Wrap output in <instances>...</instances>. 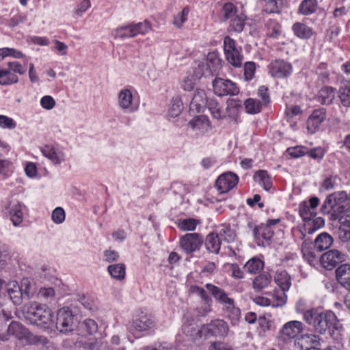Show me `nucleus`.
<instances>
[{
	"label": "nucleus",
	"instance_id": "obj_1",
	"mask_svg": "<svg viewBox=\"0 0 350 350\" xmlns=\"http://www.w3.org/2000/svg\"><path fill=\"white\" fill-rule=\"evenodd\" d=\"M304 319L317 332L323 334L329 329L334 338L338 341L341 340L342 325L334 312L331 311L320 312L317 309L313 308L304 312Z\"/></svg>",
	"mask_w": 350,
	"mask_h": 350
},
{
	"label": "nucleus",
	"instance_id": "obj_2",
	"mask_svg": "<svg viewBox=\"0 0 350 350\" xmlns=\"http://www.w3.org/2000/svg\"><path fill=\"white\" fill-rule=\"evenodd\" d=\"M98 328V324L94 320L91 319L84 320L79 323L77 328L81 339H66L64 341V347L66 348L89 349L90 350L99 348L100 341L96 336Z\"/></svg>",
	"mask_w": 350,
	"mask_h": 350
},
{
	"label": "nucleus",
	"instance_id": "obj_3",
	"mask_svg": "<svg viewBox=\"0 0 350 350\" xmlns=\"http://www.w3.org/2000/svg\"><path fill=\"white\" fill-rule=\"evenodd\" d=\"M25 318L31 324L47 328L53 324V313L49 307L38 302H31L25 307Z\"/></svg>",
	"mask_w": 350,
	"mask_h": 350
},
{
	"label": "nucleus",
	"instance_id": "obj_4",
	"mask_svg": "<svg viewBox=\"0 0 350 350\" xmlns=\"http://www.w3.org/2000/svg\"><path fill=\"white\" fill-rule=\"evenodd\" d=\"M188 327H185V332L189 334L193 338V340H198L203 337L206 338L207 336H224L227 335L228 332V326L227 323L221 319H215L210 323L202 326L200 329H193L189 333Z\"/></svg>",
	"mask_w": 350,
	"mask_h": 350
},
{
	"label": "nucleus",
	"instance_id": "obj_5",
	"mask_svg": "<svg viewBox=\"0 0 350 350\" xmlns=\"http://www.w3.org/2000/svg\"><path fill=\"white\" fill-rule=\"evenodd\" d=\"M206 288L219 303L226 306V313L233 324H235L241 316L240 309L235 306L233 299L221 288L212 284H206Z\"/></svg>",
	"mask_w": 350,
	"mask_h": 350
},
{
	"label": "nucleus",
	"instance_id": "obj_6",
	"mask_svg": "<svg viewBox=\"0 0 350 350\" xmlns=\"http://www.w3.org/2000/svg\"><path fill=\"white\" fill-rule=\"evenodd\" d=\"M206 105L212 117L217 120H223L226 117H232L239 108L241 107V103L237 99H229L227 101V107L224 110L221 105L215 98L207 99Z\"/></svg>",
	"mask_w": 350,
	"mask_h": 350
},
{
	"label": "nucleus",
	"instance_id": "obj_7",
	"mask_svg": "<svg viewBox=\"0 0 350 350\" xmlns=\"http://www.w3.org/2000/svg\"><path fill=\"white\" fill-rule=\"evenodd\" d=\"M279 219H269L267 224L256 225L254 222H249L247 228L252 232L253 237L258 241L262 240L269 241L273 236L272 226L279 222Z\"/></svg>",
	"mask_w": 350,
	"mask_h": 350
},
{
	"label": "nucleus",
	"instance_id": "obj_8",
	"mask_svg": "<svg viewBox=\"0 0 350 350\" xmlns=\"http://www.w3.org/2000/svg\"><path fill=\"white\" fill-rule=\"evenodd\" d=\"M214 93L218 96H236L240 92L234 82L221 77H216L212 82Z\"/></svg>",
	"mask_w": 350,
	"mask_h": 350
},
{
	"label": "nucleus",
	"instance_id": "obj_9",
	"mask_svg": "<svg viewBox=\"0 0 350 350\" xmlns=\"http://www.w3.org/2000/svg\"><path fill=\"white\" fill-rule=\"evenodd\" d=\"M203 237L197 232L187 233L180 238L179 245L186 254L199 251L203 244Z\"/></svg>",
	"mask_w": 350,
	"mask_h": 350
},
{
	"label": "nucleus",
	"instance_id": "obj_10",
	"mask_svg": "<svg viewBox=\"0 0 350 350\" xmlns=\"http://www.w3.org/2000/svg\"><path fill=\"white\" fill-rule=\"evenodd\" d=\"M75 327V316L68 307L59 309L57 314L56 327L61 332L72 331Z\"/></svg>",
	"mask_w": 350,
	"mask_h": 350
},
{
	"label": "nucleus",
	"instance_id": "obj_11",
	"mask_svg": "<svg viewBox=\"0 0 350 350\" xmlns=\"http://www.w3.org/2000/svg\"><path fill=\"white\" fill-rule=\"evenodd\" d=\"M323 340L318 335L306 334L297 338L295 346L301 350H320Z\"/></svg>",
	"mask_w": 350,
	"mask_h": 350
},
{
	"label": "nucleus",
	"instance_id": "obj_12",
	"mask_svg": "<svg viewBox=\"0 0 350 350\" xmlns=\"http://www.w3.org/2000/svg\"><path fill=\"white\" fill-rule=\"evenodd\" d=\"M345 259V254L338 250H331L321 256L320 263L324 268L331 270Z\"/></svg>",
	"mask_w": 350,
	"mask_h": 350
},
{
	"label": "nucleus",
	"instance_id": "obj_13",
	"mask_svg": "<svg viewBox=\"0 0 350 350\" xmlns=\"http://www.w3.org/2000/svg\"><path fill=\"white\" fill-rule=\"evenodd\" d=\"M269 73L275 78L288 77L293 70L292 65L280 59L272 61L268 66Z\"/></svg>",
	"mask_w": 350,
	"mask_h": 350
},
{
	"label": "nucleus",
	"instance_id": "obj_14",
	"mask_svg": "<svg viewBox=\"0 0 350 350\" xmlns=\"http://www.w3.org/2000/svg\"><path fill=\"white\" fill-rule=\"evenodd\" d=\"M239 176L231 172L221 174L217 179L215 186L221 193H227L237 186Z\"/></svg>",
	"mask_w": 350,
	"mask_h": 350
},
{
	"label": "nucleus",
	"instance_id": "obj_15",
	"mask_svg": "<svg viewBox=\"0 0 350 350\" xmlns=\"http://www.w3.org/2000/svg\"><path fill=\"white\" fill-rule=\"evenodd\" d=\"M3 211L10 217L14 226H16L22 223L23 212L22 206L18 201L12 200L5 202Z\"/></svg>",
	"mask_w": 350,
	"mask_h": 350
},
{
	"label": "nucleus",
	"instance_id": "obj_16",
	"mask_svg": "<svg viewBox=\"0 0 350 350\" xmlns=\"http://www.w3.org/2000/svg\"><path fill=\"white\" fill-rule=\"evenodd\" d=\"M319 204L317 197H312L308 202L303 201L299 204V213L304 221L310 222L316 216V208Z\"/></svg>",
	"mask_w": 350,
	"mask_h": 350
},
{
	"label": "nucleus",
	"instance_id": "obj_17",
	"mask_svg": "<svg viewBox=\"0 0 350 350\" xmlns=\"http://www.w3.org/2000/svg\"><path fill=\"white\" fill-rule=\"evenodd\" d=\"M153 318L146 314L141 313L131 323L130 331L133 334L149 330L154 327Z\"/></svg>",
	"mask_w": 350,
	"mask_h": 350
},
{
	"label": "nucleus",
	"instance_id": "obj_18",
	"mask_svg": "<svg viewBox=\"0 0 350 350\" xmlns=\"http://www.w3.org/2000/svg\"><path fill=\"white\" fill-rule=\"evenodd\" d=\"M304 331V324L299 321H290L283 325L280 334L284 340L295 338Z\"/></svg>",
	"mask_w": 350,
	"mask_h": 350
},
{
	"label": "nucleus",
	"instance_id": "obj_19",
	"mask_svg": "<svg viewBox=\"0 0 350 350\" xmlns=\"http://www.w3.org/2000/svg\"><path fill=\"white\" fill-rule=\"evenodd\" d=\"M118 104L120 108L129 113L138 109V104L133 101V94L129 89H123L119 92Z\"/></svg>",
	"mask_w": 350,
	"mask_h": 350
},
{
	"label": "nucleus",
	"instance_id": "obj_20",
	"mask_svg": "<svg viewBox=\"0 0 350 350\" xmlns=\"http://www.w3.org/2000/svg\"><path fill=\"white\" fill-rule=\"evenodd\" d=\"M42 154L49 159L53 164L60 165L65 161V154L64 152L51 145H44L41 148Z\"/></svg>",
	"mask_w": 350,
	"mask_h": 350
},
{
	"label": "nucleus",
	"instance_id": "obj_21",
	"mask_svg": "<svg viewBox=\"0 0 350 350\" xmlns=\"http://www.w3.org/2000/svg\"><path fill=\"white\" fill-rule=\"evenodd\" d=\"M326 113L324 109H318L313 111L307 121V129L310 133H314L321 124L325 120Z\"/></svg>",
	"mask_w": 350,
	"mask_h": 350
},
{
	"label": "nucleus",
	"instance_id": "obj_22",
	"mask_svg": "<svg viewBox=\"0 0 350 350\" xmlns=\"http://www.w3.org/2000/svg\"><path fill=\"white\" fill-rule=\"evenodd\" d=\"M336 278L341 286L350 291V264L345 263L338 267Z\"/></svg>",
	"mask_w": 350,
	"mask_h": 350
},
{
	"label": "nucleus",
	"instance_id": "obj_23",
	"mask_svg": "<svg viewBox=\"0 0 350 350\" xmlns=\"http://www.w3.org/2000/svg\"><path fill=\"white\" fill-rule=\"evenodd\" d=\"M294 35L303 40L311 38L314 34V30L302 22H296L292 26Z\"/></svg>",
	"mask_w": 350,
	"mask_h": 350
},
{
	"label": "nucleus",
	"instance_id": "obj_24",
	"mask_svg": "<svg viewBox=\"0 0 350 350\" xmlns=\"http://www.w3.org/2000/svg\"><path fill=\"white\" fill-rule=\"evenodd\" d=\"M189 124L192 129L198 131L201 134L206 133L211 128V122L206 116H196L189 122Z\"/></svg>",
	"mask_w": 350,
	"mask_h": 350
},
{
	"label": "nucleus",
	"instance_id": "obj_25",
	"mask_svg": "<svg viewBox=\"0 0 350 350\" xmlns=\"http://www.w3.org/2000/svg\"><path fill=\"white\" fill-rule=\"evenodd\" d=\"M221 241L217 232L209 233L205 239L206 249L211 253L217 254L219 252Z\"/></svg>",
	"mask_w": 350,
	"mask_h": 350
},
{
	"label": "nucleus",
	"instance_id": "obj_26",
	"mask_svg": "<svg viewBox=\"0 0 350 350\" xmlns=\"http://www.w3.org/2000/svg\"><path fill=\"white\" fill-rule=\"evenodd\" d=\"M301 253L304 260L312 267H315L320 262V258L316 255L314 248L306 242L301 245Z\"/></svg>",
	"mask_w": 350,
	"mask_h": 350
},
{
	"label": "nucleus",
	"instance_id": "obj_27",
	"mask_svg": "<svg viewBox=\"0 0 350 350\" xmlns=\"http://www.w3.org/2000/svg\"><path fill=\"white\" fill-rule=\"evenodd\" d=\"M272 281V276L268 272H263L257 275L253 280L252 286L254 289L257 291H261L262 289L269 286Z\"/></svg>",
	"mask_w": 350,
	"mask_h": 350
},
{
	"label": "nucleus",
	"instance_id": "obj_28",
	"mask_svg": "<svg viewBox=\"0 0 350 350\" xmlns=\"http://www.w3.org/2000/svg\"><path fill=\"white\" fill-rule=\"evenodd\" d=\"M254 180L266 191H269L273 186L271 178L266 170H258L254 175Z\"/></svg>",
	"mask_w": 350,
	"mask_h": 350
},
{
	"label": "nucleus",
	"instance_id": "obj_29",
	"mask_svg": "<svg viewBox=\"0 0 350 350\" xmlns=\"http://www.w3.org/2000/svg\"><path fill=\"white\" fill-rule=\"evenodd\" d=\"M274 280L284 292L288 291L291 286V276L285 270H278L275 274Z\"/></svg>",
	"mask_w": 350,
	"mask_h": 350
},
{
	"label": "nucleus",
	"instance_id": "obj_30",
	"mask_svg": "<svg viewBox=\"0 0 350 350\" xmlns=\"http://www.w3.org/2000/svg\"><path fill=\"white\" fill-rule=\"evenodd\" d=\"M6 288L8 293L13 303L19 304L22 299L23 293L18 282L16 281H10L7 284Z\"/></svg>",
	"mask_w": 350,
	"mask_h": 350
},
{
	"label": "nucleus",
	"instance_id": "obj_31",
	"mask_svg": "<svg viewBox=\"0 0 350 350\" xmlns=\"http://www.w3.org/2000/svg\"><path fill=\"white\" fill-rule=\"evenodd\" d=\"M333 242V238L330 234L327 232H322L315 239L314 247L318 251L322 252L329 248Z\"/></svg>",
	"mask_w": 350,
	"mask_h": 350
},
{
	"label": "nucleus",
	"instance_id": "obj_32",
	"mask_svg": "<svg viewBox=\"0 0 350 350\" xmlns=\"http://www.w3.org/2000/svg\"><path fill=\"white\" fill-rule=\"evenodd\" d=\"M336 90L332 87L322 88L318 94V100L323 105H330L335 98Z\"/></svg>",
	"mask_w": 350,
	"mask_h": 350
},
{
	"label": "nucleus",
	"instance_id": "obj_33",
	"mask_svg": "<svg viewBox=\"0 0 350 350\" xmlns=\"http://www.w3.org/2000/svg\"><path fill=\"white\" fill-rule=\"evenodd\" d=\"M267 35L272 38H278L282 34V25L275 19H269L265 23Z\"/></svg>",
	"mask_w": 350,
	"mask_h": 350
},
{
	"label": "nucleus",
	"instance_id": "obj_34",
	"mask_svg": "<svg viewBox=\"0 0 350 350\" xmlns=\"http://www.w3.org/2000/svg\"><path fill=\"white\" fill-rule=\"evenodd\" d=\"M246 16L244 14H239L236 15L234 17L232 18L230 21V24L228 27V31L229 32H241L245 25Z\"/></svg>",
	"mask_w": 350,
	"mask_h": 350
},
{
	"label": "nucleus",
	"instance_id": "obj_35",
	"mask_svg": "<svg viewBox=\"0 0 350 350\" xmlns=\"http://www.w3.org/2000/svg\"><path fill=\"white\" fill-rule=\"evenodd\" d=\"M189 293L199 295L207 304V306L205 307L204 312H200L202 315H205L208 312L211 310V306L208 304V303L211 301V299L203 288L196 285H191L189 288Z\"/></svg>",
	"mask_w": 350,
	"mask_h": 350
},
{
	"label": "nucleus",
	"instance_id": "obj_36",
	"mask_svg": "<svg viewBox=\"0 0 350 350\" xmlns=\"http://www.w3.org/2000/svg\"><path fill=\"white\" fill-rule=\"evenodd\" d=\"M264 262L258 257L250 259L244 265L245 271L250 274H256L264 268Z\"/></svg>",
	"mask_w": 350,
	"mask_h": 350
},
{
	"label": "nucleus",
	"instance_id": "obj_37",
	"mask_svg": "<svg viewBox=\"0 0 350 350\" xmlns=\"http://www.w3.org/2000/svg\"><path fill=\"white\" fill-rule=\"evenodd\" d=\"M110 275L118 280H123L126 276V266L123 263L111 265L107 267Z\"/></svg>",
	"mask_w": 350,
	"mask_h": 350
},
{
	"label": "nucleus",
	"instance_id": "obj_38",
	"mask_svg": "<svg viewBox=\"0 0 350 350\" xmlns=\"http://www.w3.org/2000/svg\"><path fill=\"white\" fill-rule=\"evenodd\" d=\"M245 111L249 114L259 113L263 107L262 102L256 98H249L244 102Z\"/></svg>",
	"mask_w": 350,
	"mask_h": 350
},
{
	"label": "nucleus",
	"instance_id": "obj_39",
	"mask_svg": "<svg viewBox=\"0 0 350 350\" xmlns=\"http://www.w3.org/2000/svg\"><path fill=\"white\" fill-rule=\"evenodd\" d=\"M217 232L221 241H224L230 243L232 242L236 238L235 231L228 225L221 226L217 230Z\"/></svg>",
	"mask_w": 350,
	"mask_h": 350
},
{
	"label": "nucleus",
	"instance_id": "obj_40",
	"mask_svg": "<svg viewBox=\"0 0 350 350\" xmlns=\"http://www.w3.org/2000/svg\"><path fill=\"white\" fill-rule=\"evenodd\" d=\"M200 221L193 218L180 219L177 221V227L182 231H193Z\"/></svg>",
	"mask_w": 350,
	"mask_h": 350
},
{
	"label": "nucleus",
	"instance_id": "obj_41",
	"mask_svg": "<svg viewBox=\"0 0 350 350\" xmlns=\"http://www.w3.org/2000/svg\"><path fill=\"white\" fill-rule=\"evenodd\" d=\"M338 238L342 242H348V248L350 245V220L345 219L341 221L338 231Z\"/></svg>",
	"mask_w": 350,
	"mask_h": 350
},
{
	"label": "nucleus",
	"instance_id": "obj_42",
	"mask_svg": "<svg viewBox=\"0 0 350 350\" xmlns=\"http://www.w3.org/2000/svg\"><path fill=\"white\" fill-rule=\"evenodd\" d=\"M115 38H119L121 39H124L126 38H133L136 36L135 34L134 29L132 25V23L128 24L127 25H124L118 27L115 30Z\"/></svg>",
	"mask_w": 350,
	"mask_h": 350
},
{
	"label": "nucleus",
	"instance_id": "obj_43",
	"mask_svg": "<svg viewBox=\"0 0 350 350\" xmlns=\"http://www.w3.org/2000/svg\"><path fill=\"white\" fill-rule=\"evenodd\" d=\"M225 55L228 63L232 66L235 68H240L242 66L243 56L241 53V49Z\"/></svg>",
	"mask_w": 350,
	"mask_h": 350
},
{
	"label": "nucleus",
	"instance_id": "obj_44",
	"mask_svg": "<svg viewBox=\"0 0 350 350\" xmlns=\"http://www.w3.org/2000/svg\"><path fill=\"white\" fill-rule=\"evenodd\" d=\"M338 98L342 106L350 107V87L347 84L341 85L338 90Z\"/></svg>",
	"mask_w": 350,
	"mask_h": 350
},
{
	"label": "nucleus",
	"instance_id": "obj_45",
	"mask_svg": "<svg viewBox=\"0 0 350 350\" xmlns=\"http://www.w3.org/2000/svg\"><path fill=\"white\" fill-rule=\"evenodd\" d=\"M183 109V103L181 98L178 96L172 99L171 106L169 109V115L175 118L180 115Z\"/></svg>",
	"mask_w": 350,
	"mask_h": 350
},
{
	"label": "nucleus",
	"instance_id": "obj_46",
	"mask_svg": "<svg viewBox=\"0 0 350 350\" xmlns=\"http://www.w3.org/2000/svg\"><path fill=\"white\" fill-rule=\"evenodd\" d=\"M12 169V162L9 159H5L3 155L0 153V175L4 177L10 176L13 172Z\"/></svg>",
	"mask_w": 350,
	"mask_h": 350
},
{
	"label": "nucleus",
	"instance_id": "obj_47",
	"mask_svg": "<svg viewBox=\"0 0 350 350\" xmlns=\"http://www.w3.org/2000/svg\"><path fill=\"white\" fill-rule=\"evenodd\" d=\"M317 7L316 0H304L299 5V12L304 15H309L314 13Z\"/></svg>",
	"mask_w": 350,
	"mask_h": 350
},
{
	"label": "nucleus",
	"instance_id": "obj_48",
	"mask_svg": "<svg viewBox=\"0 0 350 350\" xmlns=\"http://www.w3.org/2000/svg\"><path fill=\"white\" fill-rule=\"evenodd\" d=\"M7 77L5 79L0 81V85H8L16 83L18 81V77L15 74L10 73L9 70L0 69V78Z\"/></svg>",
	"mask_w": 350,
	"mask_h": 350
},
{
	"label": "nucleus",
	"instance_id": "obj_49",
	"mask_svg": "<svg viewBox=\"0 0 350 350\" xmlns=\"http://www.w3.org/2000/svg\"><path fill=\"white\" fill-rule=\"evenodd\" d=\"M237 8L232 3H226L224 4L221 13L223 14L224 20L231 19L234 17L237 14Z\"/></svg>",
	"mask_w": 350,
	"mask_h": 350
},
{
	"label": "nucleus",
	"instance_id": "obj_50",
	"mask_svg": "<svg viewBox=\"0 0 350 350\" xmlns=\"http://www.w3.org/2000/svg\"><path fill=\"white\" fill-rule=\"evenodd\" d=\"M207 99L206 92L204 90H196L192 98L191 103L197 107H200L204 105H206Z\"/></svg>",
	"mask_w": 350,
	"mask_h": 350
},
{
	"label": "nucleus",
	"instance_id": "obj_51",
	"mask_svg": "<svg viewBox=\"0 0 350 350\" xmlns=\"http://www.w3.org/2000/svg\"><path fill=\"white\" fill-rule=\"evenodd\" d=\"M189 12V7H185L183 10L174 17L173 24L178 28H180L187 21Z\"/></svg>",
	"mask_w": 350,
	"mask_h": 350
},
{
	"label": "nucleus",
	"instance_id": "obj_52",
	"mask_svg": "<svg viewBox=\"0 0 350 350\" xmlns=\"http://www.w3.org/2000/svg\"><path fill=\"white\" fill-rule=\"evenodd\" d=\"M132 25L133 27L134 31H135V36L138 34H146L151 29V25L148 21H144L137 23H132Z\"/></svg>",
	"mask_w": 350,
	"mask_h": 350
},
{
	"label": "nucleus",
	"instance_id": "obj_53",
	"mask_svg": "<svg viewBox=\"0 0 350 350\" xmlns=\"http://www.w3.org/2000/svg\"><path fill=\"white\" fill-rule=\"evenodd\" d=\"M238 49H239L236 46L235 40L228 36H225L224 39V51L225 55H227L233 51L234 52Z\"/></svg>",
	"mask_w": 350,
	"mask_h": 350
},
{
	"label": "nucleus",
	"instance_id": "obj_54",
	"mask_svg": "<svg viewBox=\"0 0 350 350\" xmlns=\"http://www.w3.org/2000/svg\"><path fill=\"white\" fill-rule=\"evenodd\" d=\"M257 95L261 99L260 102H262L263 105L265 106L270 103V95L267 87L260 86L257 91Z\"/></svg>",
	"mask_w": 350,
	"mask_h": 350
},
{
	"label": "nucleus",
	"instance_id": "obj_55",
	"mask_svg": "<svg viewBox=\"0 0 350 350\" xmlns=\"http://www.w3.org/2000/svg\"><path fill=\"white\" fill-rule=\"evenodd\" d=\"M339 178L337 175H329L326 177L322 183V187L325 190L333 189L337 185Z\"/></svg>",
	"mask_w": 350,
	"mask_h": 350
},
{
	"label": "nucleus",
	"instance_id": "obj_56",
	"mask_svg": "<svg viewBox=\"0 0 350 350\" xmlns=\"http://www.w3.org/2000/svg\"><path fill=\"white\" fill-rule=\"evenodd\" d=\"M228 271L231 273V276L235 279H242L245 274L241 267L236 263L228 264Z\"/></svg>",
	"mask_w": 350,
	"mask_h": 350
},
{
	"label": "nucleus",
	"instance_id": "obj_57",
	"mask_svg": "<svg viewBox=\"0 0 350 350\" xmlns=\"http://www.w3.org/2000/svg\"><path fill=\"white\" fill-rule=\"evenodd\" d=\"M16 126V122L11 118L4 115H0V127L2 129H14Z\"/></svg>",
	"mask_w": 350,
	"mask_h": 350
},
{
	"label": "nucleus",
	"instance_id": "obj_58",
	"mask_svg": "<svg viewBox=\"0 0 350 350\" xmlns=\"http://www.w3.org/2000/svg\"><path fill=\"white\" fill-rule=\"evenodd\" d=\"M317 73L319 75V79L322 83H325L329 79V72L327 70V64L320 63L316 70Z\"/></svg>",
	"mask_w": 350,
	"mask_h": 350
},
{
	"label": "nucleus",
	"instance_id": "obj_59",
	"mask_svg": "<svg viewBox=\"0 0 350 350\" xmlns=\"http://www.w3.org/2000/svg\"><path fill=\"white\" fill-rule=\"evenodd\" d=\"M256 71V65L253 62H247L244 65V76L246 80H251Z\"/></svg>",
	"mask_w": 350,
	"mask_h": 350
},
{
	"label": "nucleus",
	"instance_id": "obj_60",
	"mask_svg": "<svg viewBox=\"0 0 350 350\" xmlns=\"http://www.w3.org/2000/svg\"><path fill=\"white\" fill-rule=\"evenodd\" d=\"M66 214L61 207L55 208L52 213V219L56 224H62L65 220Z\"/></svg>",
	"mask_w": 350,
	"mask_h": 350
},
{
	"label": "nucleus",
	"instance_id": "obj_61",
	"mask_svg": "<svg viewBox=\"0 0 350 350\" xmlns=\"http://www.w3.org/2000/svg\"><path fill=\"white\" fill-rule=\"evenodd\" d=\"M288 154L293 157V158H298L300 157H302L306 154V148L304 146H295V147H291L287 149Z\"/></svg>",
	"mask_w": 350,
	"mask_h": 350
},
{
	"label": "nucleus",
	"instance_id": "obj_62",
	"mask_svg": "<svg viewBox=\"0 0 350 350\" xmlns=\"http://www.w3.org/2000/svg\"><path fill=\"white\" fill-rule=\"evenodd\" d=\"M338 196H339V194L334 193L327 196L323 202V208L334 209L337 204L336 201L338 199Z\"/></svg>",
	"mask_w": 350,
	"mask_h": 350
},
{
	"label": "nucleus",
	"instance_id": "obj_63",
	"mask_svg": "<svg viewBox=\"0 0 350 350\" xmlns=\"http://www.w3.org/2000/svg\"><path fill=\"white\" fill-rule=\"evenodd\" d=\"M27 20V16L25 15L18 14L12 16L10 19H9L7 22V25L9 27H14L19 25L20 23H23Z\"/></svg>",
	"mask_w": 350,
	"mask_h": 350
},
{
	"label": "nucleus",
	"instance_id": "obj_64",
	"mask_svg": "<svg viewBox=\"0 0 350 350\" xmlns=\"http://www.w3.org/2000/svg\"><path fill=\"white\" fill-rule=\"evenodd\" d=\"M340 32V27L336 25H332L327 30L325 37L329 41H332L339 35Z\"/></svg>",
	"mask_w": 350,
	"mask_h": 350
}]
</instances>
